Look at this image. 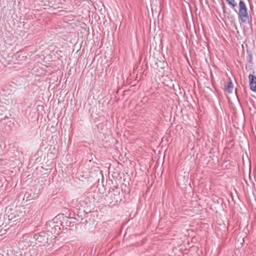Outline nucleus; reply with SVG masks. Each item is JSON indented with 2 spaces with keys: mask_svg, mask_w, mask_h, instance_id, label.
<instances>
[{
  "mask_svg": "<svg viewBox=\"0 0 256 256\" xmlns=\"http://www.w3.org/2000/svg\"><path fill=\"white\" fill-rule=\"evenodd\" d=\"M233 89V86L231 82H229L226 86V90L228 92H232Z\"/></svg>",
  "mask_w": 256,
  "mask_h": 256,
  "instance_id": "6",
  "label": "nucleus"
},
{
  "mask_svg": "<svg viewBox=\"0 0 256 256\" xmlns=\"http://www.w3.org/2000/svg\"><path fill=\"white\" fill-rule=\"evenodd\" d=\"M248 57H249V61H250V62L252 60V54H249Z\"/></svg>",
  "mask_w": 256,
  "mask_h": 256,
  "instance_id": "7",
  "label": "nucleus"
},
{
  "mask_svg": "<svg viewBox=\"0 0 256 256\" xmlns=\"http://www.w3.org/2000/svg\"><path fill=\"white\" fill-rule=\"evenodd\" d=\"M62 218L64 219V214H58L52 220H50L46 224V230L51 234L55 233L57 230H60L59 224H62L63 222L60 221L58 222V220Z\"/></svg>",
  "mask_w": 256,
  "mask_h": 256,
  "instance_id": "1",
  "label": "nucleus"
},
{
  "mask_svg": "<svg viewBox=\"0 0 256 256\" xmlns=\"http://www.w3.org/2000/svg\"><path fill=\"white\" fill-rule=\"evenodd\" d=\"M249 85L250 90L256 92V76L252 74L248 76Z\"/></svg>",
  "mask_w": 256,
  "mask_h": 256,
  "instance_id": "4",
  "label": "nucleus"
},
{
  "mask_svg": "<svg viewBox=\"0 0 256 256\" xmlns=\"http://www.w3.org/2000/svg\"><path fill=\"white\" fill-rule=\"evenodd\" d=\"M239 6L240 8L238 14V20L244 24L248 22L249 17L248 10L244 2L242 0H240Z\"/></svg>",
  "mask_w": 256,
  "mask_h": 256,
  "instance_id": "2",
  "label": "nucleus"
},
{
  "mask_svg": "<svg viewBox=\"0 0 256 256\" xmlns=\"http://www.w3.org/2000/svg\"><path fill=\"white\" fill-rule=\"evenodd\" d=\"M48 236L44 232H42L34 234V238L38 242L44 243L48 242Z\"/></svg>",
  "mask_w": 256,
  "mask_h": 256,
  "instance_id": "3",
  "label": "nucleus"
},
{
  "mask_svg": "<svg viewBox=\"0 0 256 256\" xmlns=\"http://www.w3.org/2000/svg\"><path fill=\"white\" fill-rule=\"evenodd\" d=\"M67 222H66V226H70V222H69V224H67Z\"/></svg>",
  "mask_w": 256,
  "mask_h": 256,
  "instance_id": "8",
  "label": "nucleus"
},
{
  "mask_svg": "<svg viewBox=\"0 0 256 256\" xmlns=\"http://www.w3.org/2000/svg\"><path fill=\"white\" fill-rule=\"evenodd\" d=\"M227 3L232 8H234L237 5L235 0H226Z\"/></svg>",
  "mask_w": 256,
  "mask_h": 256,
  "instance_id": "5",
  "label": "nucleus"
}]
</instances>
